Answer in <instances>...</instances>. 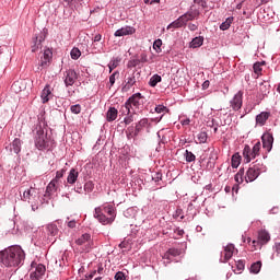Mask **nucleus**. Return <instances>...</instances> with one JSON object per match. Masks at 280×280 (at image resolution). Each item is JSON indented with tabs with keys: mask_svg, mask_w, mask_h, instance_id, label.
<instances>
[{
	"mask_svg": "<svg viewBox=\"0 0 280 280\" xmlns=\"http://www.w3.org/2000/svg\"><path fill=\"white\" fill-rule=\"evenodd\" d=\"M254 73H256L257 75H259V73H261V62H256L254 63Z\"/></svg>",
	"mask_w": 280,
	"mask_h": 280,
	"instance_id": "obj_49",
	"label": "nucleus"
},
{
	"mask_svg": "<svg viewBox=\"0 0 280 280\" xmlns=\"http://www.w3.org/2000/svg\"><path fill=\"white\" fill-rule=\"evenodd\" d=\"M137 30L132 26H124L115 32L116 37H121V36H132Z\"/></svg>",
	"mask_w": 280,
	"mask_h": 280,
	"instance_id": "obj_12",
	"label": "nucleus"
},
{
	"mask_svg": "<svg viewBox=\"0 0 280 280\" xmlns=\"http://www.w3.org/2000/svg\"><path fill=\"white\" fill-rule=\"evenodd\" d=\"M270 118V113L261 112L259 115L256 116V124L258 126H266V121Z\"/></svg>",
	"mask_w": 280,
	"mask_h": 280,
	"instance_id": "obj_19",
	"label": "nucleus"
},
{
	"mask_svg": "<svg viewBox=\"0 0 280 280\" xmlns=\"http://www.w3.org/2000/svg\"><path fill=\"white\" fill-rule=\"evenodd\" d=\"M119 248H128V242L124 241L119 244Z\"/></svg>",
	"mask_w": 280,
	"mask_h": 280,
	"instance_id": "obj_62",
	"label": "nucleus"
},
{
	"mask_svg": "<svg viewBox=\"0 0 280 280\" xmlns=\"http://www.w3.org/2000/svg\"><path fill=\"white\" fill-rule=\"evenodd\" d=\"M36 196V189L30 188L23 192L22 200L24 202H32V199Z\"/></svg>",
	"mask_w": 280,
	"mask_h": 280,
	"instance_id": "obj_21",
	"label": "nucleus"
},
{
	"mask_svg": "<svg viewBox=\"0 0 280 280\" xmlns=\"http://www.w3.org/2000/svg\"><path fill=\"white\" fill-rule=\"evenodd\" d=\"M233 23V18H228L221 25H220V30H222V32L229 30V27H231V24Z\"/></svg>",
	"mask_w": 280,
	"mask_h": 280,
	"instance_id": "obj_36",
	"label": "nucleus"
},
{
	"mask_svg": "<svg viewBox=\"0 0 280 280\" xmlns=\"http://www.w3.org/2000/svg\"><path fill=\"white\" fill-rule=\"evenodd\" d=\"M19 84H20L19 81L12 84V90L15 91V93H18V91H21V89H19Z\"/></svg>",
	"mask_w": 280,
	"mask_h": 280,
	"instance_id": "obj_59",
	"label": "nucleus"
},
{
	"mask_svg": "<svg viewBox=\"0 0 280 280\" xmlns=\"http://www.w3.org/2000/svg\"><path fill=\"white\" fill-rule=\"evenodd\" d=\"M252 167H257V168H258L257 172H258L259 174H261V172H266V166H265L264 163H262L261 161H259V160H256V161L254 162V165H253Z\"/></svg>",
	"mask_w": 280,
	"mask_h": 280,
	"instance_id": "obj_37",
	"label": "nucleus"
},
{
	"mask_svg": "<svg viewBox=\"0 0 280 280\" xmlns=\"http://www.w3.org/2000/svg\"><path fill=\"white\" fill-rule=\"evenodd\" d=\"M78 246H82V250L89 252L91 248V234H82L77 241Z\"/></svg>",
	"mask_w": 280,
	"mask_h": 280,
	"instance_id": "obj_5",
	"label": "nucleus"
},
{
	"mask_svg": "<svg viewBox=\"0 0 280 280\" xmlns=\"http://www.w3.org/2000/svg\"><path fill=\"white\" fill-rule=\"evenodd\" d=\"M235 253V245L233 244H229L224 247L223 252L221 253V259L220 261L222 264H226V261H229V259H231V257H233Z\"/></svg>",
	"mask_w": 280,
	"mask_h": 280,
	"instance_id": "obj_6",
	"label": "nucleus"
},
{
	"mask_svg": "<svg viewBox=\"0 0 280 280\" xmlns=\"http://www.w3.org/2000/svg\"><path fill=\"white\" fill-rule=\"evenodd\" d=\"M78 176H79V173L75 171V168H72L69 172V175L67 177V183H69V185H75V182L78 180Z\"/></svg>",
	"mask_w": 280,
	"mask_h": 280,
	"instance_id": "obj_25",
	"label": "nucleus"
},
{
	"mask_svg": "<svg viewBox=\"0 0 280 280\" xmlns=\"http://www.w3.org/2000/svg\"><path fill=\"white\" fill-rule=\"evenodd\" d=\"M259 91L261 95H268V93H270V84L261 83L259 86Z\"/></svg>",
	"mask_w": 280,
	"mask_h": 280,
	"instance_id": "obj_40",
	"label": "nucleus"
},
{
	"mask_svg": "<svg viewBox=\"0 0 280 280\" xmlns=\"http://www.w3.org/2000/svg\"><path fill=\"white\" fill-rule=\"evenodd\" d=\"M188 28L190 30V32H196V30H198V24H188Z\"/></svg>",
	"mask_w": 280,
	"mask_h": 280,
	"instance_id": "obj_58",
	"label": "nucleus"
},
{
	"mask_svg": "<svg viewBox=\"0 0 280 280\" xmlns=\"http://www.w3.org/2000/svg\"><path fill=\"white\" fill-rule=\"evenodd\" d=\"M140 62H148V55L142 54V55L140 56Z\"/></svg>",
	"mask_w": 280,
	"mask_h": 280,
	"instance_id": "obj_60",
	"label": "nucleus"
},
{
	"mask_svg": "<svg viewBox=\"0 0 280 280\" xmlns=\"http://www.w3.org/2000/svg\"><path fill=\"white\" fill-rule=\"evenodd\" d=\"M126 137L128 140L135 139V137H139V133L135 131V126H130L127 128Z\"/></svg>",
	"mask_w": 280,
	"mask_h": 280,
	"instance_id": "obj_31",
	"label": "nucleus"
},
{
	"mask_svg": "<svg viewBox=\"0 0 280 280\" xmlns=\"http://www.w3.org/2000/svg\"><path fill=\"white\" fill-rule=\"evenodd\" d=\"M162 46H163V40H161V39H156L153 43V49L156 51V54H161V51H162L161 47Z\"/></svg>",
	"mask_w": 280,
	"mask_h": 280,
	"instance_id": "obj_41",
	"label": "nucleus"
},
{
	"mask_svg": "<svg viewBox=\"0 0 280 280\" xmlns=\"http://www.w3.org/2000/svg\"><path fill=\"white\" fill-rule=\"evenodd\" d=\"M43 40H45V38H43V36L35 38V44H34V46H32L33 52L38 51V49H40L43 47V44H42Z\"/></svg>",
	"mask_w": 280,
	"mask_h": 280,
	"instance_id": "obj_32",
	"label": "nucleus"
},
{
	"mask_svg": "<svg viewBox=\"0 0 280 280\" xmlns=\"http://www.w3.org/2000/svg\"><path fill=\"white\" fill-rule=\"evenodd\" d=\"M260 270H261V260H258L250 266V272H253V275H259Z\"/></svg>",
	"mask_w": 280,
	"mask_h": 280,
	"instance_id": "obj_34",
	"label": "nucleus"
},
{
	"mask_svg": "<svg viewBox=\"0 0 280 280\" xmlns=\"http://www.w3.org/2000/svg\"><path fill=\"white\" fill-rule=\"evenodd\" d=\"M71 113H73L74 115H80V113L82 112V106H80V104L77 105H72L70 107Z\"/></svg>",
	"mask_w": 280,
	"mask_h": 280,
	"instance_id": "obj_46",
	"label": "nucleus"
},
{
	"mask_svg": "<svg viewBox=\"0 0 280 280\" xmlns=\"http://www.w3.org/2000/svg\"><path fill=\"white\" fill-rule=\"evenodd\" d=\"M119 62H121V58L117 57L115 59H112L108 63L109 73L114 71V69H117L119 67Z\"/></svg>",
	"mask_w": 280,
	"mask_h": 280,
	"instance_id": "obj_30",
	"label": "nucleus"
},
{
	"mask_svg": "<svg viewBox=\"0 0 280 280\" xmlns=\"http://www.w3.org/2000/svg\"><path fill=\"white\" fill-rule=\"evenodd\" d=\"M132 121H135V114L128 115L124 119V122L126 124V126H130V124H132Z\"/></svg>",
	"mask_w": 280,
	"mask_h": 280,
	"instance_id": "obj_48",
	"label": "nucleus"
},
{
	"mask_svg": "<svg viewBox=\"0 0 280 280\" xmlns=\"http://www.w3.org/2000/svg\"><path fill=\"white\" fill-rule=\"evenodd\" d=\"M75 80H78V73L75 70H68L65 73V84L66 86H73L75 84Z\"/></svg>",
	"mask_w": 280,
	"mask_h": 280,
	"instance_id": "obj_10",
	"label": "nucleus"
},
{
	"mask_svg": "<svg viewBox=\"0 0 280 280\" xmlns=\"http://www.w3.org/2000/svg\"><path fill=\"white\" fill-rule=\"evenodd\" d=\"M68 5H75V3H82L84 0H63Z\"/></svg>",
	"mask_w": 280,
	"mask_h": 280,
	"instance_id": "obj_53",
	"label": "nucleus"
},
{
	"mask_svg": "<svg viewBox=\"0 0 280 280\" xmlns=\"http://www.w3.org/2000/svg\"><path fill=\"white\" fill-rule=\"evenodd\" d=\"M257 167H249L246 172V176H245V182L246 183H253V180H257V178L259 177V174L257 172Z\"/></svg>",
	"mask_w": 280,
	"mask_h": 280,
	"instance_id": "obj_13",
	"label": "nucleus"
},
{
	"mask_svg": "<svg viewBox=\"0 0 280 280\" xmlns=\"http://www.w3.org/2000/svg\"><path fill=\"white\" fill-rule=\"evenodd\" d=\"M138 125L142 128H145V126H148V118H142L139 120Z\"/></svg>",
	"mask_w": 280,
	"mask_h": 280,
	"instance_id": "obj_57",
	"label": "nucleus"
},
{
	"mask_svg": "<svg viewBox=\"0 0 280 280\" xmlns=\"http://www.w3.org/2000/svg\"><path fill=\"white\" fill-rule=\"evenodd\" d=\"M51 56H54L51 49H45L42 57L40 67H47V63L51 60Z\"/></svg>",
	"mask_w": 280,
	"mask_h": 280,
	"instance_id": "obj_20",
	"label": "nucleus"
},
{
	"mask_svg": "<svg viewBox=\"0 0 280 280\" xmlns=\"http://www.w3.org/2000/svg\"><path fill=\"white\" fill-rule=\"evenodd\" d=\"M143 100H145V97H143L141 93H136L131 95L127 102L131 105V107L135 106V108H141V106H143Z\"/></svg>",
	"mask_w": 280,
	"mask_h": 280,
	"instance_id": "obj_7",
	"label": "nucleus"
},
{
	"mask_svg": "<svg viewBox=\"0 0 280 280\" xmlns=\"http://www.w3.org/2000/svg\"><path fill=\"white\" fill-rule=\"evenodd\" d=\"M259 150H261V142H257L253 147L252 151H250V147L246 145L243 151L245 163H250V161H253V159L259 156Z\"/></svg>",
	"mask_w": 280,
	"mask_h": 280,
	"instance_id": "obj_3",
	"label": "nucleus"
},
{
	"mask_svg": "<svg viewBox=\"0 0 280 280\" xmlns=\"http://www.w3.org/2000/svg\"><path fill=\"white\" fill-rule=\"evenodd\" d=\"M45 272H47V268L45 265L39 264L37 265L35 271L31 272V280H40L45 276Z\"/></svg>",
	"mask_w": 280,
	"mask_h": 280,
	"instance_id": "obj_9",
	"label": "nucleus"
},
{
	"mask_svg": "<svg viewBox=\"0 0 280 280\" xmlns=\"http://www.w3.org/2000/svg\"><path fill=\"white\" fill-rule=\"evenodd\" d=\"M137 84V77H135V73L129 74L126 79H125V85H124V91H130V89H132V86H135Z\"/></svg>",
	"mask_w": 280,
	"mask_h": 280,
	"instance_id": "obj_14",
	"label": "nucleus"
},
{
	"mask_svg": "<svg viewBox=\"0 0 280 280\" xmlns=\"http://www.w3.org/2000/svg\"><path fill=\"white\" fill-rule=\"evenodd\" d=\"M115 279L116 280H126V275L121 271H118L116 275H115Z\"/></svg>",
	"mask_w": 280,
	"mask_h": 280,
	"instance_id": "obj_51",
	"label": "nucleus"
},
{
	"mask_svg": "<svg viewBox=\"0 0 280 280\" xmlns=\"http://www.w3.org/2000/svg\"><path fill=\"white\" fill-rule=\"evenodd\" d=\"M34 143L37 150H51L56 142L54 141V139H51V136L47 135V132H45V129L39 126L36 128Z\"/></svg>",
	"mask_w": 280,
	"mask_h": 280,
	"instance_id": "obj_2",
	"label": "nucleus"
},
{
	"mask_svg": "<svg viewBox=\"0 0 280 280\" xmlns=\"http://www.w3.org/2000/svg\"><path fill=\"white\" fill-rule=\"evenodd\" d=\"M133 128H135V131H136L138 135H139V132H141V128H142V127H140L139 122L136 124V126H135Z\"/></svg>",
	"mask_w": 280,
	"mask_h": 280,
	"instance_id": "obj_63",
	"label": "nucleus"
},
{
	"mask_svg": "<svg viewBox=\"0 0 280 280\" xmlns=\"http://www.w3.org/2000/svg\"><path fill=\"white\" fill-rule=\"evenodd\" d=\"M93 40L94 43H100V40H102V34H96Z\"/></svg>",
	"mask_w": 280,
	"mask_h": 280,
	"instance_id": "obj_61",
	"label": "nucleus"
},
{
	"mask_svg": "<svg viewBox=\"0 0 280 280\" xmlns=\"http://www.w3.org/2000/svg\"><path fill=\"white\" fill-rule=\"evenodd\" d=\"M131 105L126 101L125 105L121 107L122 115H130Z\"/></svg>",
	"mask_w": 280,
	"mask_h": 280,
	"instance_id": "obj_45",
	"label": "nucleus"
},
{
	"mask_svg": "<svg viewBox=\"0 0 280 280\" xmlns=\"http://www.w3.org/2000/svg\"><path fill=\"white\" fill-rule=\"evenodd\" d=\"M70 56L72 60H78L82 56V52L78 48H72Z\"/></svg>",
	"mask_w": 280,
	"mask_h": 280,
	"instance_id": "obj_42",
	"label": "nucleus"
},
{
	"mask_svg": "<svg viewBox=\"0 0 280 280\" xmlns=\"http://www.w3.org/2000/svg\"><path fill=\"white\" fill-rule=\"evenodd\" d=\"M186 161L187 163H192V161H196V155L191 153V151L186 150Z\"/></svg>",
	"mask_w": 280,
	"mask_h": 280,
	"instance_id": "obj_44",
	"label": "nucleus"
},
{
	"mask_svg": "<svg viewBox=\"0 0 280 280\" xmlns=\"http://www.w3.org/2000/svg\"><path fill=\"white\" fill-rule=\"evenodd\" d=\"M242 163V155L240 153H235L232 155L231 165L234 170H237Z\"/></svg>",
	"mask_w": 280,
	"mask_h": 280,
	"instance_id": "obj_26",
	"label": "nucleus"
},
{
	"mask_svg": "<svg viewBox=\"0 0 280 280\" xmlns=\"http://www.w3.org/2000/svg\"><path fill=\"white\" fill-rule=\"evenodd\" d=\"M62 176H65V170L57 171L56 177L52 180H56V183L60 185V178H62Z\"/></svg>",
	"mask_w": 280,
	"mask_h": 280,
	"instance_id": "obj_47",
	"label": "nucleus"
},
{
	"mask_svg": "<svg viewBox=\"0 0 280 280\" xmlns=\"http://www.w3.org/2000/svg\"><path fill=\"white\" fill-rule=\"evenodd\" d=\"M275 249L278 255H280V243L275 244Z\"/></svg>",
	"mask_w": 280,
	"mask_h": 280,
	"instance_id": "obj_64",
	"label": "nucleus"
},
{
	"mask_svg": "<svg viewBox=\"0 0 280 280\" xmlns=\"http://www.w3.org/2000/svg\"><path fill=\"white\" fill-rule=\"evenodd\" d=\"M234 180L238 185H242V183H244V168H240L237 174L234 176Z\"/></svg>",
	"mask_w": 280,
	"mask_h": 280,
	"instance_id": "obj_35",
	"label": "nucleus"
},
{
	"mask_svg": "<svg viewBox=\"0 0 280 280\" xmlns=\"http://www.w3.org/2000/svg\"><path fill=\"white\" fill-rule=\"evenodd\" d=\"M93 189H95V184H93L91 180L84 184V191H86V194H91Z\"/></svg>",
	"mask_w": 280,
	"mask_h": 280,
	"instance_id": "obj_43",
	"label": "nucleus"
},
{
	"mask_svg": "<svg viewBox=\"0 0 280 280\" xmlns=\"http://www.w3.org/2000/svg\"><path fill=\"white\" fill-rule=\"evenodd\" d=\"M101 211L103 215H107L108 218L115 215V218H117V214L115 213V208H113V206L110 205L104 206L103 208H101Z\"/></svg>",
	"mask_w": 280,
	"mask_h": 280,
	"instance_id": "obj_24",
	"label": "nucleus"
},
{
	"mask_svg": "<svg viewBox=\"0 0 280 280\" xmlns=\"http://www.w3.org/2000/svg\"><path fill=\"white\" fill-rule=\"evenodd\" d=\"M165 110H167V107L163 105H159L155 107V113H165Z\"/></svg>",
	"mask_w": 280,
	"mask_h": 280,
	"instance_id": "obj_55",
	"label": "nucleus"
},
{
	"mask_svg": "<svg viewBox=\"0 0 280 280\" xmlns=\"http://www.w3.org/2000/svg\"><path fill=\"white\" fill-rule=\"evenodd\" d=\"M46 229H47L48 235H51L52 237L58 235V225L50 223L47 225Z\"/></svg>",
	"mask_w": 280,
	"mask_h": 280,
	"instance_id": "obj_33",
	"label": "nucleus"
},
{
	"mask_svg": "<svg viewBox=\"0 0 280 280\" xmlns=\"http://www.w3.org/2000/svg\"><path fill=\"white\" fill-rule=\"evenodd\" d=\"M202 43H205V37H195L190 43V47H192V49H197V47H202Z\"/></svg>",
	"mask_w": 280,
	"mask_h": 280,
	"instance_id": "obj_29",
	"label": "nucleus"
},
{
	"mask_svg": "<svg viewBox=\"0 0 280 280\" xmlns=\"http://www.w3.org/2000/svg\"><path fill=\"white\" fill-rule=\"evenodd\" d=\"M117 115H119V112L115 107H109L106 113V119L107 121H115L117 119Z\"/></svg>",
	"mask_w": 280,
	"mask_h": 280,
	"instance_id": "obj_22",
	"label": "nucleus"
},
{
	"mask_svg": "<svg viewBox=\"0 0 280 280\" xmlns=\"http://www.w3.org/2000/svg\"><path fill=\"white\" fill-rule=\"evenodd\" d=\"M185 21L183 20L182 16H179L177 20H175L173 23H171L168 26H167V30H178L179 27H183L185 26Z\"/></svg>",
	"mask_w": 280,
	"mask_h": 280,
	"instance_id": "obj_27",
	"label": "nucleus"
},
{
	"mask_svg": "<svg viewBox=\"0 0 280 280\" xmlns=\"http://www.w3.org/2000/svg\"><path fill=\"white\" fill-rule=\"evenodd\" d=\"M194 3L200 5L201 8H207V0H194Z\"/></svg>",
	"mask_w": 280,
	"mask_h": 280,
	"instance_id": "obj_52",
	"label": "nucleus"
},
{
	"mask_svg": "<svg viewBox=\"0 0 280 280\" xmlns=\"http://www.w3.org/2000/svg\"><path fill=\"white\" fill-rule=\"evenodd\" d=\"M94 218H96V220H98V222H101V224L104 225L112 224L115 222V215L107 217L106 214H104V212H102V208L95 209Z\"/></svg>",
	"mask_w": 280,
	"mask_h": 280,
	"instance_id": "obj_4",
	"label": "nucleus"
},
{
	"mask_svg": "<svg viewBox=\"0 0 280 280\" xmlns=\"http://www.w3.org/2000/svg\"><path fill=\"white\" fill-rule=\"evenodd\" d=\"M58 187H60V184L52 179L46 187V196H54L58 191Z\"/></svg>",
	"mask_w": 280,
	"mask_h": 280,
	"instance_id": "obj_18",
	"label": "nucleus"
},
{
	"mask_svg": "<svg viewBox=\"0 0 280 280\" xmlns=\"http://www.w3.org/2000/svg\"><path fill=\"white\" fill-rule=\"evenodd\" d=\"M21 145H22L21 139L15 138L11 143V151H13L14 154H19V152H21Z\"/></svg>",
	"mask_w": 280,
	"mask_h": 280,
	"instance_id": "obj_28",
	"label": "nucleus"
},
{
	"mask_svg": "<svg viewBox=\"0 0 280 280\" xmlns=\"http://www.w3.org/2000/svg\"><path fill=\"white\" fill-rule=\"evenodd\" d=\"M209 136L207 135V131H201L197 135L198 143H205Z\"/></svg>",
	"mask_w": 280,
	"mask_h": 280,
	"instance_id": "obj_38",
	"label": "nucleus"
},
{
	"mask_svg": "<svg viewBox=\"0 0 280 280\" xmlns=\"http://www.w3.org/2000/svg\"><path fill=\"white\" fill-rule=\"evenodd\" d=\"M25 261V252L19 246H11L3 250V266L16 268Z\"/></svg>",
	"mask_w": 280,
	"mask_h": 280,
	"instance_id": "obj_1",
	"label": "nucleus"
},
{
	"mask_svg": "<svg viewBox=\"0 0 280 280\" xmlns=\"http://www.w3.org/2000/svg\"><path fill=\"white\" fill-rule=\"evenodd\" d=\"M244 267H245L244 261L238 260L236 262V270H237L238 273L242 272V270H244Z\"/></svg>",
	"mask_w": 280,
	"mask_h": 280,
	"instance_id": "obj_50",
	"label": "nucleus"
},
{
	"mask_svg": "<svg viewBox=\"0 0 280 280\" xmlns=\"http://www.w3.org/2000/svg\"><path fill=\"white\" fill-rule=\"evenodd\" d=\"M243 97H244V92H242V91H238L234 95V97L230 102L231 107L233 108V110H240V108H242Z\"/></svg>",
	"mask_w": 280,
	"mask_h": 280,
	"instance_id": "obj_8",
	"label": "nucleus"
},
{
	"mask_svg": "<svg viewBox=\"0 0 280 280\" xmlns=\"http://www.w3.org/2000/svg\"><path fill=\"white\" fill-rule=\"evenodd\" d=\"M119 75V72H114L110 77H109V84L110 86H113L115 84V77Z\"/></svg>",
	"mask_w": 280,
	"mask_h": 280,
	"instance_id": "obj_54",
	"label": "nucleus"
},
{
	"mask_svg": "<svg viewBox=\"0 0 280 280\" xmlns=\"http://www.w3.org/2000/svg\"><path fill=\"white\" fill-rule=\"evenodd\" d=\"M42 102L43 104H47V102H49V100H51V97H54V94H51V86L50 85H46L44 88V90L42 91Z\"/></svg>",
	"mask_w": 280,
	"mask_h": 280,
	"instance_id": "obj_16",
	"label": "nucleus"
},
{
	"mask_svg": "<svg viewBox=\"0 0 280 280\" xmlns=\"http://www.w3.org/2000/svg\"><path fill=\"white\" fill-rule=\"evenodd\" d=\"M197 16H198V11H188L187 13L182 15V19L184 23L187 25L189 21H194V19H196Z\"/></svg>",
	"mask_w": 280,
	"mask_h": 280,
	"instance_id": "obj_23",
	"label": "nucleus"
},
{
	"mask_svg": "<svg viewBox=\"0 0 280 280\" xmlns=\"http://www.w3.org/2000/svg\"><path fill=\"white\" fill-rule=\"evenodd\" d=\"M253 250H257V246H259V248H261V243H259V238L257 241H253Z\"/></svg>",
	"mask_w": 280,
	"mask_h": 280,
	"instance_id": "obj_56",
	"label": "nucleus"
},
{
	"mask_svg": "<svg viewBox=\"0 0 280 280\" xmlns=\"http://www.w3.org/2000/svg\"><path fill=\"white\" fill-rule=\"evenodd\" d=\"M183 254L180 249L170 248L163 256V259H167V261H172V257H178Z\"/></svg>",
	"mask_w": 280,
	"mask_h": 280,
	"instance_id": "obj_17",
	"label": "nucleus"
},
{
	"mask_svg": "<svg viewBox=\"0 0 280 280\" xmlns=\"http://www.w3.org/2000/svg\"><path fill=\"white\" fill-rule=\"evenodd\" d=\"M258 240L261 248V246H265V244H268V242H270V233H268V231L266 230H260L258 232Z\"/></svg>",
	"mask_w": 280,
	"mask_h": 280,
	"instance_id": "obj_15",
	"label": "nucleus"
},
{
	"mask_svg": "<svg viewBox=\"0 0 280 280\" xmlns=\"http://www.w3.org/2000/svg\"><path fill=\"white\" fill-rule=\"evenodd\" d=\"M261 139L262 148H265L267 152H270V150H272V143H275V138L272 137V133H264Z\"/></svg>",
	"mask_w": 280,
	"mask_h": 280,
	"instance_id": "obj_11",
	"label": "nucleus"
},
{
	"mask_svg": "<svg viewBox=\"0 0 280 280\" xmlns=\"http://www.w3.org/2000/svg\"><path fill=\"white\" fill-rule=\"evenodd\" d=\"M159 82H161V75L154 74L153 77H151L149 84L150 86H156Z\"/></svg>",
	"mask_w": 280,
	"mask_h": 280,
	"instance_id": "obj_39",
	"label": "nucleus"
}]
</instances>
